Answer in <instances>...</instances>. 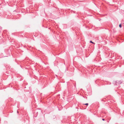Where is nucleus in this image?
I'll list each match as a JSON object with an SVG mask.
<instances>
[{
  "label": "nucleus",
  "mask_w": 124,
  "mask_h": 124,
  "mask_svg": "<svg viewBox=\"0 0 124 124\" xmlns=\"http://www.w3.org/2000/svg\"><path fill=\"white\" fill-rule=\"evenodd\" d=\"M122 81H117L116 82V83H115V85H117V83H118V84H121L122 83Z\"/></svg>",
  "instance_id": "nucleus-1"
},
{
  "label": "nucleus",
  "mask_w": 124,
  "mask_h": 124,
  "mask_svg": "<svg viewBox=\"0 0 124 124\" xmlns=\"http://www.w3.org/2000/svg\"><path fill=\"white\" fill-rule=\"evenodd\" d=\"M119 27H120V28H121V27H122V26H121V24H120L119 25Z\"/></svg>",
  "instance_id": "nucleus-2"
},
{
  "label": "nucleus",
  "mask_w": 124,
  "mask_h": 124,
  "mask_svg": "<svg viewBox=\"0 0 124 124\" xmlns=\"http://www.w3.org/2000/svg\"><path fill=\"white\" fill-rule=\"evenodd\" d=\"M84 105H88V103H86V104H84Z\"/></svg>",
  "instance_id": "nucleus-3"
},
{
  "label": "nucleus",
  "mask_w": 124,
  "mask_h": 124,
  "mask_svg": "<svg viewBox=\"0 0 124 124\" xmlns=\"http://www.w3.org/2000/svg\"><path fill=\"white\" fill-rule=\"evenodd\" d=\"M90 42L91 43H93V44H94V43H93V42H92L91 41H90Z\"/></svg>",
  "instance_id": "nucleus-4"
},
{
  "label": "nucleus",
  "mask_w": 124,
  "mask_h": 124,
  "mask_svg": "<svg viewBox=\"0 0 124 124\" xmlns=\"http://www.w3.org/2000/svg\"><path fill=\"white\" fill-rule=\"evenodd\" d=\"M102 120L103 121H104L105 120V119H102Z\"/></svg>",
  "instance_id": "nucleus-5"
}]
</instances>
